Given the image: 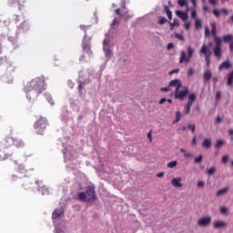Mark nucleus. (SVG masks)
Returning <instances> with one entry per match:
<instances>
[{
    "label": "nucleus",
    "mask_w": 233,
    "mask_h": 233,
    "mask_svg": "<svg viewBox=\"0 0 233 233\" xmlns=\"http://www.w3.org/2000/svg\"><path fill=\"white\" fill-rule=\"evenodd\" d=\"M24 90L25 94H27V97H29V101L31 99H37L40 94H43L45 90H46V82L45 81V76L36 77L27 83Z\"/></svg>",
    "instance_id": "nucleus-1"
},
{
    "label": "nucleus",
    "mask_w": 233,
    "mask_h": 233,
    "mask_svg": "<svg viewBox=\"0 0 233 233\" xmlns=\"http://www.w3.org/2000/svg\"><path fill=\"white\" fill-rule=\"evenodd\" d=\"M210 26H211V34L214 37V43H215V46L213 47V54L215 57H217L218 59H221V56H223V52L221 48L222 41L218 36V28L216 27V23L214 22L211 23Z\"/></svg>",
    "instance_id": "nucleus-2"
},
{
    "label": "nucleus",
    "mask_w": 233,
    "mask_h": 233,
    "mask_svg": "<svg viewBox=\"0 0 233 233\" xmlns=\"http://www.w3.org/2000/svg\"><path fill=\"white\" fill-rule=\"evenodd\" d=\"M97 199L96 196V188L92 186L86 187V192L78 193V201L83 203H90V201H96Z\"/></svg>",
    "instance_id": "nucleus-3"
},
{
    "label": "nucleus",
    "mask_w": 233,
    "mask_h": 233,
    "mask_svg": "<svg viewBox=\"0 0 233 233\" xmlns=\"http://www.w3.org/2000/svg\"><path fill=\"white\" fill-rule=\"evenodd\" d=\"M46 127H48V121H46V118L43 116H40L35 123V129L36 130V134L39 136H43V134H45Z\"/></svg>",
    "instance_id": "nucleus-4"
},
{
    "label": "nucleus",
    "mask_w": 233,
    "mask_h": 233,
    "mask_svg": "<svg viewBox=\"0 0 233 233\" xmlns=\"http://www.w3.org/2000/svg\"><path fill=\"white\" fill-rule=\"evenodd\" d=\"M188 86H181L180 87H177L175 89V99H179L180 101H183L187 96H188Z\"/></svg>",
    "instance_id": "nucleus-5"
},
{
    "label": "nucleus",
    "mask_w": 233,
    "mask_h": 233,
    "mask_svg": "<svg viewBox=\"0 0 233 233\" xmlns=\"http://www.w3.org/2000/svg\"><path fill=\"white\" fill-rule=\"evenodd\" d=\"M194 48H192V46H188L187 47V53L185 51H181L180 52V59H179V63L180 65L184 63V61L186 63H190V60L192 59V56H194Z\"/></svg>",
    "instance_id": "nucleus-6"
},
{
    "label": "nucleus",
    "mask_w": 233,
    "mask_h": 233,
    "mask_svg": "<svg viewBox=\"0 0 233 233\" xmlns=\"http://www.w3.org/2000/svg\"><path fill=\"white\" fill-rule=\"evenodd\" d=\"M196 93H192L187 96V102L184 106V116H188L190 114V110L192 108V105L196 102Z\"/></svg>",
    "instance_id": "nucleus-7"
},
{
    "label": "nucleus",
    "mask_w": 233,
    "mask_h": 233,
    "mask_svg": "<svg viewBox=\"0 0 233 233\" xmlns=\"http://www.w3.org/2000/svg\"><path fill=\"white\" fill-rule=\"evenodd\" d=\"M200 56H205V61L207 66H210V56H212V51L208 49V46L203 45L201 49L199 50Z\"/></svg>",
    "instance_id": "nucleus-8"
},
{
    "label": "nucleus",
    "mask_w": 233,
    "mask_h": 233,
    "mask_svg": "<svg viewBox=\"0 0 233 233\" xmlns=\"http://www.w3.org/2000/svg\"><path fill=\"white\" fill-rule=\"evenodd\" d=\"M0 145L3 148H10V147L14 145V137L6 136L4 139H2Z\"/></svg>",
    "instance_id": "nucleus-9"
},
{
    "label": "nucleus",
    "mask_w": 233,
    "mask_h": 233,
    "mask_svg": "<svg viewBox=\"0 0 233 233\" xmlns=\"http://www.w3.org/2000/svg\"><path fill=\"white\" fill-rule=\"evenodd\" d=\"M211 221H212L211 217H205V218L198 219V227H203V228L208 227V225H210Z\"/></svg>",
    "instance_id": "nucleus-10"
},
{
    "label": "nucleus",
    "mask_w": 233,
    "mask_h": 233,
    "mask_svg": "<svg viewBox=\"0 0 233 233\" xmlns=\"http://www.w3.org/2000/svg\"><path fill=\"white\" fill-rule=\"evenodd\" d=\"M229 68H232V63H230L229 60H226L224 62H222L219 66H218V70H228Z\"/></svg>",
    "instance_id": "nucleus-11"
},
{
    "label": "nucleus",
    "mask_w": 233,
    "mask_h": 233,
    "mask_svg": "<svg viewBox=\"0 0 233 233\" xmlns=\"http://www.w3.org/2000/svg\"><path fill=\"white\" fill-rule=\"evenodd\" d=\"M172 187H175V188H182L183 184H181V177H176L173 178L171 181Z\"/></svg>",
    "instance_id": "nucleus-12"
},
{
    "label": "nucleus",
    "mask_w": 233,
    "mask_h": 233,
    "mask_svg": "<svg viewBox=\"0 0 233 233\" xmlns=\"http://www.w3.org/2000/svg\"><path fill=\"white\" fill-rule=\"evenodd\" d=\"M176 15H177V17L182 19V21H184V22L188 19V15L186 12H183V11L177 10L176 11Z\"/></svg>",
    "instance_id": "nucleus-13"
},
{
    "label": "nucleus",
    "mask_w": 233,
    "mask_h": 233,
    "mask_svg": "<svg viewBox=\"0 0 233 233\" xmlns=\"http://www.w3.org/2000/svg\"><path fill=\"white\" fill-rule=\"evenodd\" d=\"M203 79L205 83H208L210 79H212V71L210 70H206L203 74Z\"/></svg>",
    "instance_id": "nucleus-14"
},
{
    "label": "nucleus",
    "mask_w": 233,
    "mask_h": 233,
    "mask_svg": "<svg viewBox=\"0 0 233 233\" xmlns=\"http://www.w3.org/2000/svg\"><path fill=\"white\" fill-rule=\"evenodd\" d=\"M13 145H15V147H17V148H21L25 147V142L20 138L13 137Z\"/></svg>",
    "instance_id": "nucleus-15"
},
{
    "label": "nucleus",
    "mask_w": 233,
    "mask_h": 233,
    "mask_svg": "<svg viewBox=\"0 0 233 233\" xmlns=\"http://www.w3.org/2000/svg\"><path fill=\"white\" fill-rule=\"evenodd\" d=\"M214 228H227V222L218 220L213 224Z\"/></svg>",
    "instance_id": "nucleus-16"
},
{
    "label": "nucleus",
    "mask_w": 233,
    "mask_h": 233,
    "mask_svg": "<svg viewBox=\"0 0 233 233\" xmlns=\"http://www.w3.org/2000/svg\"><path fill=\"white\" fill-rule=\"evenodd\" d=\"M182 86L181 80L178 79L171 80L169 83V86H176V88H181Z\"/></svg>",
    "instance_id": "nucleus-17"
},
{
    "label": "nucleus",
    "mask_w": 233,
    "mask_h": 233,
    "mask_svg": "<svg viewBox=\"0 0 233 233\" xmlns=\"http://www.w3.org/2000/svg\"><path fill=\"white\" fill-rule=\"evenodd\" d=\"M63 216V210L61 209H55V211L52 214L53 219H57L58 218H61Z\"/></svg>",
    "instance_id": "nucleus-18"
},
{
    "label": "nucleus",
    "mask_w": 233,
    "mask_h": 233,
    "mask_svg": "<svg viewBox=\"0 0 233 233\" xmlns=\"http://www.w3.org/2000/svg\"><path fill=\"white\" fill-rule=\"evenodd\" d=\"M228 190H230V187H223L217 191L216 196L217 197L225 196V194L228 193Z\"/></svg>",
    "instance_id": "nucleus-19"
},
{
    "label": "nucleus",
    "mask_w": 233,
    "mask_h": 233,
    "mask_svg": "<svg viewBox=\"0 0 233 233\" xmlns=\"http://www.w3.org/2000/svg\"><path fill=\"white\" fill-rule=\"evenodd\" d=\"M202 147H204L205 148H210V147H212V140H210V138H206L202 142Z\"/></svg>",
    "instance_id": "nucleus-20"
},
{
    "label": "nucleus",
    "mask_w": 233,
    "mask_h": 233,
    "mask_svg": "<svg viewBox=\"0 0 233 233\" xmlns=\"http://www.w3.org/2000/svg\"><path fill=\"white\" fill-rule=\"evenodd\" d=\"M10 157H12V154H6L5 151L0 150V161H5V159H8Z\"/></svg>",
    "instance_id": "nucleus-21"
},
{
    "label": "nucleus",
    "mask_w": 233,
    "mask_h": 233,
    "mask_svg": "<svg viewBox=\"0 0 233 233\" xmlns=\"http://www.w3.org/2000/svg\"><path fill=\"white\" fill-rule=\"evenodd\" d=\"M165 12L167 15V18L169 21H172V11H170V7H168L167 5L165 6Z\"/></svg>",
    "instance_id": "nucleus-22"
},
{
    "label": "nucleus",
    "mask_w": 233,
    "mask_h": 233,
    "mask_svg": "<svg viewBox=\"0 0 233 233\" xmlns=\"http://www.w3.org/2000/svg\"><path fill=\"white\" fill-rule=\"evenodd\" d=\"M233 39V35H226L223 36V42L224 43H231Z\"/></svg>",
    "instance_id": "nucleus-23"
},
{
    "label": "nucleus",
    "mask_w": 233,
    "mask_h": 233,
    "mask_svg": "<svg viewBox=\"0 0 233 233\" xmlns=\"http://www.w3.org/2000/svg\"><path fill=\"white\" fill-rule=\"evenodd\" d=\"M104 52H105V56L107 59H110V57H112V56H114V53H112V51L110 49H106V47H104Z\"/></svg>",
    "instance_id": "nucleus-24"
},
{
    "label": "nucleus",
    "mask_w": 233,
    "mask_h": 233,
    "mask_svg": "<svg viewBox=\"0 0 233 233\" xmlns=\"http://www.w3.org/2000/svg\"><path fill=\"white\" fill-rule=\"evenodd\" d=\"M116 26H119V18H115L111 23V28L114 30Z\"/></svg>",
    "instance_id": "nucleus-25"
},
{
    "label": "nucleus",
    "mask_w": 233,
    "mask_h": 233,
    "mask_svg": "<svg viewBox=\"0 0 233 233\" xmlns=\"http://www.w3.org/2000/svg\"><path fill=\"white\" fill-rule=\"evenodd\" d=\"M170 30H174V26H179V20H174L173 23H169Z\"/></svg>",
    "instance_id": "nucleus-26"
},
{
    "label": "nucleus",
    "mask_w": 233,
    "mask_h": 233,
    "mask_svg": "<svg viewBox=\"0 0 233 233\" xmlns=\"http://www.w3.org/2000/svg\"><path fill=\"white\" fill-rule=\"evenodd\" d=\"M203 26V23L201 22V20L199 19H197L196 22H195V27L197 29H199Z\"/></svg>",
    "instance_id": "nucleus-27"
},
{
    "label": "nucleus",
    "mask_w": 233,
    "mask_h": 233,
    "mask_svg": "<svg viewBox=\"0 0 233 233\" xmlns=\"http://www.w3.org/2000/svg\"><path fill=\"white\" fill-rule=\"evenodd\" d=\"M207 172L208 176H214V174H216V167H210Z\"/></svg>",
    "instance_id": "nucleus-28"
},
{
    "label": "nucleus",
    "mask_w": 233,
    "mask_h": 233,
    "mask_svg": "<svg viewBox=\"0 0 233 233\" xmlns=\"http://www.w3.org/2000/svg\"><path fill=\"white\" fill-rule=\"evenodd\" d=\"M175 167H177V161L174 160V161L167 163L168 168H174Z\"/></svg>",
    "instance_id": "nucleus-29"
},
{
    "label": "nucleus",
    "mask_w": 233,
    "mask_h": 233,
    "mask_svg": "<svg viewBox=\"0 0 233 233\" xmlns=\"http://www.w3.org/2000/svg\"><path fill=\"white\" fill-rule=\"evenodd\" d=\"M223 145H225V141L218 140L217 144L215 145V148H221V147H223Z\"/></svg>",
    "instance_id": "nucleus-30"
},
{
    "label": "nucleus",
    "mask_w": 233,
    "mask_h": 233,
    "mask_svg": "<svg viewBox=\"0 0 233 233\" xmlns=\"http://www.w3.org/2000/svg\"><path fill=\"white\" fill-rule=\"evenodd\" d=\"M181 121V111H177L175 123H179Z\"/></svg>",
    "instance_id": "nucleus-31"
},
{
    "label": "nucleus",
    "mask_w": 233,
    "mask_h": 233,
    "mask_svg": "<svg viewBox=\"0 0 233 233\" xmlns=\"http://www.w3.org/2000/svg\"><path fill=\"white\" fill-rule=\"evenodd\" d=\"M18 172H20V174H26V169L25 168V166H18Z\"/></svg>",
    "instance_id": "nucleus-32"
},
{
    "label": "nucleus",
    "mask_w": 233,
    "mask_h": 233,
    "mask_svg": "<svg viewBox=\"0 0 233 233\" xmlns=\"http://www.w3.org/2000/svg\"><path fill=\"white\" fill-rule=\"evenodd\" d=\"M83 50L85 52H87V54H92V50L90 49V46H88V45H84L83 46Z\"/></svg>",
    "instance_id": "nucleus-33"
},
{
    "label": "nucleus",
    "mask_w": 233,
    "mask_h": 233,
    "mask_svg": "<svg viewBox=\"0 0 233 233\" xmlns=\"http://www.w3.org/2000/svg\"><path fill=\"white\" fill-rule=\"evenodd\" d=\"M83 90H84V88H83V82H78V91H79V94H80V96H83Z\"/></svg>",
    "instance_id": "nucleus-34"
},
{
    "label": "nucleus",
    "mask_w": 233,
    "mask_h": 233,
    "mask_svg": "<svg viewBox=\"0 0 233 233\" xmlns=\"http://www.w3.org/2000/svg\"><path fill=\"white\" fill-rule=\"evenodd\" d=\"M213 15H215V17L218 18L221 15V12L219 11V9H214Z\"/></svg>",
    "instance_id": "nucleus-35"
},
{
    "label": "nucleus",
    "mask_w": 233,
    "mask_h": 233,
    "mask_svg": "<svg viewBox=\"0 0 233 233\" xmlns=\"http://www.w3.org/2000/svg\"><path fill=\"white\" fill-rule=\"evenodd\" d=\"M191 17L192 19H196V17H198V12H196V8L191 9Z\"/></svg>",
    "instance_id": "nucleus-36"
},
{
    "label": "nucleus",
    "mask_w": 233,
    "mask_h": 233,
    "mask_svg": "<svg viewBox=\"0 0 233 233\" xmlns=\"http://www.w3.org/2000/svg\"><path fill=\"white\" fill-rule=\"evenodd\" d=\"M165 23H167V18L159 16L158 25H165Z\"/></svg>",
    "instance_id": "nucleus-37"
},
{
    "label": "nucleus",
    "mask_w": 233,
    "mask_h": 233,
    "mask_svg": "<svg viewBox=\"0 0 233 233\" xmlns=\"http://www.w3.org/2000/svg\"><path fill=\"white\" fill-rule=\"evenodd\" d=\"M188 130H191L192 134L196 132V125H188L187 126Z\"/></svg>",
    "instance_id": "nucleus-38"
},
{
    "label": "nucleus",
    "mask_w": 233,
    "mask_h": 233,
    "mask_svg": "<svg viewBox=\"0 0 233 233\" xmlns=\"http://www.w3.org/2000/svg\"><path fill=\"white\" fill-rule=\"evenodd\" d=\"M229 157L228 155H225L222 157V163L225 165L228 162Z\"/></svg>",
    "instance_id": "nucleus-39"
},
{
    "label": "nucleus",
    "mask_w": 233,
    "mask_h": 233,
    "mask_svg": "<svg viewBox=\"0 0 233 233\" xmlns=\"http://www.w3.org/2000/svg\"><path fill=\"white\" fill-rule=\"evenodd\" d=\"M175 37L179 41H185V37L181 34H175Z\"/></svg>",
    "instance_id": "nucleus-40"
},
{
    "label": "nucleus",
    "mask_w": 233,
    "mask_h": 233,
    "mask_svg": "<svg viewBox=\"0 0 233 233\" xmlns=\"http://www.w3.org/2000/svg\"><path fill=\"white\" fill-rule=\"evenodd\" d=\"M203 161V155H199L195 158V163H201Z\"/></svg>",
    "instance_id": "nucleus-41"
},
{
    "label": "nucleus",
    "mask_w": 233,
    "mask_h": 233,
    "mask_svg": "<svg viewBox=\"0 0 233 233\" xmlns=\"http://www.w3.org/2000/svg\"><path fill=\"white\" fill-rule=\"evenodd\" d=\"M215 123L217 125H221V123H223V119L221 118V116H218L216 120H215Z\"/></svg>",
    "instance_id": "nucleus-42"
},
{
    "label": "nucleus",
    "mask_w": 233,
    "mask_h": 233,
    "mask_svg": "<svg viewBox=\"0 0 233 233\" xmlns=\"http://www.w3.org/2000/svg\"><path fill=\"white\" fill-rule=\"evenodd\" d=\"M177 3L179 6H187V1L186 0H177Z\"/></svg>",
    "instance_id": "nucleus-43"
},
{
    "label": "nucleus",
    "mask_w": 233,
    "mask_h": 233,
    "mask_svg": "<svg viewBox=\"0 0 233 233\" xmlns=\"http://www.w3.org/2000/svg\"><path fill=\"white\" fill-rule=\"evenodd\" d=\"M227 212H228V208H227L226 207L220 208V213L227 214Z\"/></svg>",
    "instance_id": "nucleus-44"
},
{
    "label": "nucleus",
    "mask_w": 233,
    "mask_h": 233,
    "mask_svg": "<svg viewBox=\"0 0 233 233\" xmlns=\"http://www.w3.org/2000/svg\"><path fill=\"white\" fill-rule=\"evenodd\" d=\"M115 14L119 17H123V14H121V9H116Z\"/></svg>",
    "instance_id": "nucleus-45"
},
{
    "label": "nucleus",
    "mask_w": 233,
    "mask_h": 233,
    "mask_svg": "<svg viewBox=\"0 0 233 233\" xmlns=\"http://www.w3.org/2000/svg\"><path fill=\"white\" fill-rule=\"evenodd\" d=\"M87 28H89L88 25H80V29L83 30V32H85L86 35Z\"/></svg>",
    "instance_id": "nucleus-46"
},
{
    "label": "nucleus",
    "mask_w": 233,
    "mask_h": 233,
    "mask_svg": "<svg viewBox=\"0 0 233 233\" xmlns=\"http://www.w3.org/2000/svg\"><path fill=\"white\" fill-rule=\"evenodd\" d=\"M205 35L206 37H208V35H210V29H208V27L205 28Z\"/></svg>",
    "instance_id": "nucleus-47"
},
{
    "label": "nucleus",
    "mask_w": 233,
    "mask_h": 233,
    "mask_svg": "<svg viewBox=\"0 0 233 233\" xmlns=\"http://www.w3.org/2000/svg\"><path fill=\"white\" fill-rule=\"evenodd\" d=\"M208 3H209V5L216 6V5H218V0H208Z\"/></svg>",
    "instance_id": "nucleus-48"
},
{
    "label": "nucleus",
    "mask_w": 233,
    "mask_h": 233,
    "mask_svg": "<svg viewBox=\"0 0 233 233\" xmlns=\"http://www.w3.org/2000/svg\"><path fill=\"white\" fill-rule=\"evenodd\" d=\"M190 22H187L185 25H184V27L187 29V30H190Z\"/></svg>",
    "instance_id": "nucleus-49"
},
{
    "label": "nucleus",
    "mask_w": 233,
    "mask_h": 233,
    "mask_svg": "<svg viewBox=\"0 0 233 233\" xmlns=\"http://www.w3.org/2000/svg\"><path fill=\"white\" fill-rule=\"evenodd\" d=\"M147 138L149 139V143H152V131L147 133Z\"/></svg>",
    "instance_id": "nucleus-50"
},
{
    "label": "nucleus",
    "mask_w": 233,
    "mask_h": 233,
    "mask_svg": "<svg viewBox=\"0 0 233 233\" xmlns=\"http://www.w3.org/2000/svg\"><path fill=\"white\" fill-rule=\"evenodd\" d=\"M221 12L224 15H228V10H227V8H222Z\"/></svg>",
    "instance_id": "nucleus-51"
},
{
    "label": "nucleus",
    "mask_w": 233,
    "mask_h": 233,
    "mask_svg": "<svg viewBox=\"0 0 233 233\" xmlns=\"http://www.w3.org/2000/svg\"><path fill=\"white\" fill-rule=\"evenodd\" d=\"M167 50H172V48H174V44L173 43L167 44Z\"/></svg>",
    "instance_id": "nucleus-52"
},
{
    "label": "nucleus",
    "mask_w": 233,
    "mask_h": 233,
    "mask_svg": "<svg viewBox=\"0 0 233 233\" xmlns=\"http://www.w3.org/2000/svg\"><path fill=\"white\" fill-rule=\"evenodd\" d=\"M194 75V70L192 68H189L187 70V76H193Z\"/></svg>",
    "instance_id": "nucleus-53"
},
{
    "label": "nucleus",
    "mask_w": 233,
    "mask_h": 233,
    "mask_svg": "<svg viewBox=\"0 0 233 233\" xmlns=\"http://www.w3.org/2000/svg\"><path fill=\"white\" fill-rule=\"evenodd\" d=\"M178 73H179V69H174L169 72L170 76H172V74H178Z\"/></svg>",
    "instance_id": "nucleus-54"
},
{
    "label": "nucleus",
    "mask_w": 233,
    "mask_h": 233,
    "mask_svg": "<svg viewBox=\"0 0 233 233\" xmlns=\"http://www.w3.org/2000/svg\"><path fill=\"white\" fill-rule=\"evenodd\" d=\"M216 99H221V92H219V91L217 92Z\"/></svg>",
    "instance_id": "nucleus-55"
},
{
    "label": "nucleus",
    "mask_w": 233,
    "mask_h": 233,
    "mask_svg": "<svg viewBox=\"0 0 233 233\" xmlns=\"http://www.w3.org/2000/svg\"><path fill=\"white\" fill-rule=\"evenodd\" d=\"M192 145H198V137H193Z\"/></svg>",
    "instance_id": "nucleus-56"
},
{
    "label": "nucleus",
    "mask_w": 233,
    "mask_h": 233,
    "mask_svg": "<svg viewBox=\"0 0 233 233\" xmlns=\"http://www.w3.org/2000/svg\"><path fill=\"white\" fill-rule=\"evenodd\" d=\"M198 187H205V182H203V181H201V180L198 181Z\"/></svg>",
    "instance_id": "nucleus-57"
},
{
    "label": "nucleus",
    "mask_w": 233,
    "mask_h": 233,
    "mask_svg": "<svg viewBox=\"0 0 233 233\" xmlns=\"http://www.w3.org/2000/svg\"><path fill=\"white\" fill-rule=\"evenodd\" d=\"M229 50L233 52V40L229 43Z\"/></svg>",
    "instance_id": "nucleus-58"
},
{
    "label": "nucleus",
    "mask_w": 233,
    "mask_h": 233,
    "mask_svg": "<svg viewBox=\"0 0 233 233\" xmlns=\"http://www.w3.org/2000/svg\"><path fill=\"white\" fill-rule=\"evenodd\" d=\"M165 102H167V98H161L159 100V105H163Z\"/></svg>",
    "instance_id": "nucleus-59"
},
{
    "label": "nucleus",
    "mask_w": 233,
    "mask_h": 233,
    "mask_svg": "<svg viewBox=\"0 0 233 233\" xmlns=\"http://www.w3.org/2000/svg\"><path fill=\"white\" fill-rule=\"evenodd\" d=\"M161 92H168L169 88L168 87H162Z\"/></svg>",
    "instance_id": "nucleus-60"
},
{
    "label": "nucleus",
    "mask_w": 233,
    "mask_h": 233,
    "mask_svg": "<svg viewBox=\"0 0 233 233\" xmlns=\"http://www.w3.org/2000/svg\"><path fill=\"white\" fill-rule=\"evenodd\" d=\"M212 81H213L214 85H216V83H218V77H216V76L213 77V78H212Z\"/></svg>",
    "instance_id": "nucleus-61"
},
{
    "label": "nucleus",
    "mask_w": 233,
    "mask_h": 233,
    "mask_svg": "<svg viewBox=\"0 0 233 233\" xmlns=\"http://www.w3.org/2000/svg\"><path fill=\"white\" fill-rule=\"evenodd\" d=\"M203 10H204V12H208V5H204L203 6Z\"/></svg>",
    "instance_id": "nucleus-62"
},
{
    "label": "nucleus",
    "mask_w": 233,
    "mask_h": 233,
    "mask_svg": "<svg viewBox=\"0 0 233 233\" xmlns=\"http://www.w3.org/2000/svg\"><path fill=\"white\" fill-rule=\"evenodd\" d=\"M103 45H104V46H105L106 45H108V40L105 39V40L103 41Z\"/></svg>",
    "instance_id": "nucleus-63"
},
{
    "label": "nucleus",
    "mask_w": 233,
    "mask_h": 233,
    "mask_svg": "<svg viewBox=\"0 0 233 233\" xmlns=\"http://www.w3.org/2000/svg\"><path fill=\"white\" fill-rule=\"evenodd\" d=\"M228 134H229V136H232V137H233V129H229V130H228Z\"/></svg>",
    "instance_id": "nucleus-64"
}]
</instances>
